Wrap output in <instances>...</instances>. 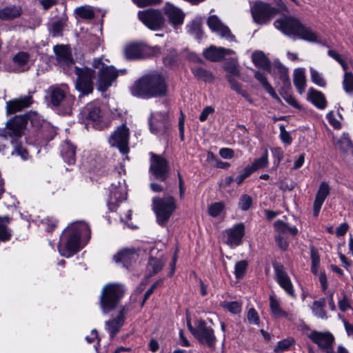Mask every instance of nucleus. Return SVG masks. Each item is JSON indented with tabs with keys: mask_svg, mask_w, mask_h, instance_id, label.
Listing matches in <instances>:
<instances>
[{
	"mask_svg": "<svg viewBox=\"0 0 353 353\" xmlns=\"http://www.w3.org/2000/svg\"><path fill=\"white\" fill-rule=\"evenodd\" d=\"M221 213V203H214L209 205L208 214L213 217H216Z\"/></svg>",
	"mask_w": 353,
	"mask_h": 353,
	"instance_id": "nucleus-59",
	"label": "nucleus"
},
{
	"mask_svg": "<svg viewBox=\"0 0 353 353\" xmlns=\"http://www.w3.org/2000/svg\"><path fill=\"white\" fill-rule=\"evenodd\" d=\"M26 124L27 120L25 117L15 116L7 121L6 128H0V143L5 145L6 143L8 142L9 138L14 148L11 154L21 157L23 160H26L28 158V152L26 149L23 148L20 141ZM1 150V148H0Z\"/></svg>",
	"mask_w": 353,
	"mask_h": 353,
	"instance_id": "nucleus-3",
	"label": "nucleus"
},
{
	"mask_svg": "<svg viewBox=\"0 0 353 353\" xmlns=\"http://www.w3.org/2000/svg\"><path fill=\"white\" fill-rule=\"evenodd\" d=\"M208 25L213 32H221V21L216 15H211L208 17Z\"/></svg>",
	"mask_w": 353,
	"mask_h": 353,
	"instance_id": "nucleus-51",
	"label": "nucleus"
},
{
	"mask_svg": "<svg viewBox=\"0 0 353 353\" xmlns=\"http://www.w3.org/2000/svg\"><path fill=\"white\" fill-rule=\"evenodd\" d=\"M222 67L226 72V78L232 90L240 94L245 99L251 101L248 93L241 88V84L235 79L240 77L238 57L235 51L222 48Z\"/></svg>",
	"mask_w": 353,
	"mask_h": 353,
	"instance_id": "nucleus-6",
	"label": "nucleus"
},
{
	"mask_svg": "<svg viewBox=\"0 0 353 353\" xmlns=\"http://www.w3.org/2000/svg\"><path fill=\"white\" fill-rule=\"evenodd\" d=\"M192 73L194 74V75L196 78H198L202 81H204L206 82H210L213 79L212 74L207 70L204 69L203 68L196 67V68H192Z\"/></svg>",
	"mask_w": 353,
	"mask_h": 353,
	"instance_id": "nucleus-42",
	"label": "nucleus"
},
{
	"mask_svg": "<svg viewBox=\"0 0 353 353\" xmlns=\"http://www.w3.org/2000/svg\"><path fill=\"white\" fill-rule=\"evenodd\" d=\"M254 65L270 73L272 72V64L270 60L262 51H254L251 56Z\"/></svg>",
	"mask_w": 353,
	"mask_h": 353,
	"instance_id": "nucleus-27",
	"label": "nucleus"
},
{
	"mask_svg": "<svg viewBox=\"0 0 353 353\" xmlns=\"http://www.w3.org/2000/svg\"><path fill=\"white\" fill-rule=\"evenodd\" d=\"M68 90V88L66 85H63L61 87L52 86L49 88L50 98L52 105L58 106L61 102L70 100L66 95Z\"/></svg>",
	"mask_w": 353,
	"mask_h": 353,
	"instance_id": "nucleus-25",
	"label": "nucleus"
},
{
	"mask_svg": "<svg viewBox=\"0 0 353 353\" xmlns=\"http://www.w3.org/2000/svg\"><path fill=\"white\" fill-rule=\"evenodd\" d=\"M125 288L119 283L105 285L101 293L99 305L103 314H108L120 303L125 292Z\"/></svg>",
	"mask_w": 353,
	"mask_h": 353,
	"instance_id": "nucleus-7",
	"label": "nucleus"
},
{
	"mask_svg": "<svg viewBox=\"0 0 353 353\" xmlns=\"http://www.w3.org/2000/svg\"><path fill=\"white\" fill-rule=\"evenodd\" d=\"M92 65L94 68L99 69L98 89L102 92L107 90L118 77L119 71L112 65H108L103 63L100 58L94 59Z\"/></svg>",
	"mask_w": 353,
	"mask_h": 353,
	"instance_id": "nucleus-9",
	"label": "nucleus"
},
{
	"mask_svg": "<svg viewBox=\"0 0 353 353\" xmlns=\"http://www.w3.org/2000/svg\"><path fill=\"white\" fill-rule=\"evenodd\" d=\"M272 154L274 158V164L277 167L283 158V152L280 148H276L272 150Z\"/></svg>",
	"mask_w": 353,
	"mask_h": 353,
	"instance_id": "nucleus-61",
	"label": "nucleus"
},
{
	"mask_svg": "<svg viewBox=\"0 0 353 353\" xmlns=\"http://www.w3.org/2000/svg\"><path fill=\"white\" fill-rule=\"evenodd\" d=\"M188 327L192 335L203 345L210 347L214 345L215 337L213 330L206 326L205 322L202 320H196L194 326L188 320Z\"/></svg>",
	"mask_w": 353,
	"mask_h": 353,
	"instance_id": "nucleus-12",
	"label": "nucleus"
},
{
	"mask_svg": "<svg viewBox=\"0 0 353 353\" xmlns=\"http://www.w3.org/2000/svg\"><path fill=\"white\" fill-rule=\"evenodd\" d=\"M127 312L128 310L125 307H123L120 310L119 314L116 318L105 321V328L109 333L110 338H114L121 329L124 323L125 315Z\"/></svg>",
	"mask_w": 353,
	"mask_h": 353,
	"instance_id": "nucleus-22",
	"label": "nucleus"
},
{
	"mask_svg": "<svg viewBox=\"0 0 353 353\" xmlns=\"http://www.w3.org/2000/svg\"><path fill=\"white\" fill-rule=\"evenodd\" d=\"M61 154L68 165L74 164L76 161V147L70 141H65L61 145Z\"/></svg>",
	"mask_w": 353,
	"mask_h": 353,
	"instance_id": "nucleus-29",
	"label": "nucleus"
},
{
	"mask_svg": "<svg viewBox=\"0 0 353 353\" xmlns=\"http://www.w3.org/2000/svg\"><path fill=\"white\" fill-rule=\"evenodd\" d=\"M268 164V150H265L263 156L256 159L252 165H249L250 168L252 169V171L254 172L259 169L265 168Z\"/></svg>",
	"mask_w": 353,
	"mask_h": 353,
	"instance_id": "nucleus-43",
	"label": "nucleus"
},
{
	"mask_svg": "<svg viewBox=\"0 0 353 353\" xmlns=\"http://www.w3.org/2000/svg\"><path fill=\"white\" fill-rule=\"evenodd\" d=\"M307 337L327 353H332L334 337L330 332L312 331L307 334Z\"/></svg>",
	"mask_w": 353,
	"mask_h": 353,
	"instance_id": "nucleus-18",
	"label": "nucleus"
},
{
	"mask_svg": "<svg viewBox=\"0 0 353 353\" xmlns=\"http://www.w3.org/2000/svg\"><path fill=\"white\" fill-rule=\"evenodd\" d=\"M270 307L274 317L283 318L288 316V313L281 309L279 302L272 295L270 296Z\"/></svg>",
	"mask_w": 353,
	"mask_h": 353,
	"instance_id": "nucleus-38",
	"label": "nucleus"
},
{
	"mask_svg": "<svg viewBox=\"0 0 353 353\" xmlns=\"http://www.w3.org/2000/svg\"><path fill=\"white\" fill-rule=\"evenodd\" d=\"M222 37L225 38L230 42H236L235 36L232 33L228 26L222 24Z\"/></svg>",
	"mask_w": 353,
	"mask_h": 353,
	"instance_id": "nucleus-60",
	"label": "nucleus"
},
{
	"mask_svg": "<svg viewBox=\"0 0 353 353\" xmlns=\"http://www.w3.org/2000/svg\"><path fill=\"white\" fill-rule=\"evenodd\" d=\"M248 262L245 260L238 261L234 268V274L236 279L242 278L246 272Z\"/></svg>",
	"mask_w": 353,
	"mask_h": 353,
	"instance_id": "nucleus-48",
	"label": "nucleus"
},
{
	"mask_svg": "<svg viewBox=\"0 0 353 353\" xmlns=\"http://www.w3.org/2000/svg\"><path fill=\"white\" fill-rule=\"evenodd\" d=\"M251 11L254 21L258 24L268 23L277 14L276 8L262 1L255 2Z\"/></svg>",
	"mask_w": 353,
	"mask_h": 353,
	"instance_id": "nucleus-14",
	"label": "nucleus"
},
{
	"mask_svg": "<svg viewBox=\"0 0 353 353\" xmlns=\"http://www.w3.org/2000/svg\"><path fill=\"white\" fill-rule=\"evenodd\" d=\"M254 77L261 83L263 88L270 84L265 74L259 70L254 72Z\"/></svg>",
	"mask_w": 353,
	"mask_h": 353,
	"instance_id": "nucleus-64",
	"label": "nucleus"
},
{
	"mask_svg": "<svg viewBox=\"0 0 353 353\" xmlns=\"http://www.w3.org/2000/svg\"><path fill=\"white\" fill-rule=\"evenodd\" d=\"M10 219L8 216H0V241H7L10 239L11 230L8 228Z\"/></svg>",
	"mask_w": 353,
	"mask_h": 353,
	"instance_id": "nucleus-35",
	"label": "nucleus"
},
{
	"mask_svg": "<svg viewBox=\"0 0 353 353\" xmlns=\"http://www.w3.org/2000/svg\"><path fill=\"white\" fill-rule=\"evenodd\" d=\"M325 306V299H321L318 301H314L312 306V310L313 314L317 316L318 318L322 319H327V314L326 312L324 310Z\"/></svg>",
	"mask_w": 353,
	"mask_h": 353,
	"instance_id": "nucleus-40",
	"label": "nucleus"
},
{
	"mask_svg": "<svg viewBox=\"0 0 353 353\" xmlns=\"http://www.w3.org/2000/svg\"><path fill=\"white\" fill-rule=\"evenodd\" d=\"M129 129L123 124L110 136L108 141L111 147L117 148L121 153L125 154L129 152Z\"/></svg>",
	"mask_w": 353,
	"mask_h": 353,
	"instance_id": "nucleus-15",
	"label": "nucleus"
},
{
	"mask_svg": "<svg viewBox=\"0 0 353 353\" xmlns=\"http://www.w3.org/2000/svg\"><path fill=\"white\" fill-rule=\"evenodd\" d=\"M280 137L282 141L288 145H290L292 143V138L290 134L285 130L284 126L280 127Z\"/></svg>",
	"mask_w": 353,
	"mask_h": 353,
	"instance_id": "nucleus-62",
	"label": "nucleus"
},
{
	"mask_svg": "<svg viewBox=\"0 0 353 353\" xmlns=\"http://www.w3.org/2000/svg\"><path fill=\"white\" fill-rule=\"evenodd\" d=\"M89 225L85 222H75L63 232L58 244V251L64 257L70 258L81 249V237L90 238Z\"/></svg>",
	"mask_w": 353,
	"mask_h": 353,
	"instance_id": "nucleus-2",
	"label": "nucleus"
},
{
	"mask_svg": "<svg viewBox=\"0 0 353 353\" xmlns=\"http://www.w3.org/2000/svg\"><path fill=\"white\" fill-rule=\"evenodd\" d=\"M275 241L279 245V247L283 250H285L288 247V242L287 239L283 237L280 234L275 236Z\"/></svg>",
	"mask_w": 353,
	"mask_h": 353,
	"instance_id": "nucleus-63",
	"label": "nucleus"
},
{
	"mask_svg": "<svg viewBox=\"0 0 353 353\" xmlns=\"http://www.w3.org/2000/svg\"><path fill=\"white\" fill-rule=\"evenodd\" d=\"M340 149L343 152H347L353 147L352 141L347 138H343L338 142Z\"/></svg>",
	"mask_w": 353,
	"mask_h": 353,
	"instance_id": "nucleus-58",
	"label": "nucleus"
},
{
	"mask_svg": "<svg viewBox=\"0 0 353 353\" xmlns=\"http://www.w3.org/2000/svg\"><path fill=\"white\" fill-rule=\"evenodd\" d=\"M307 99L319 109H324L327 105L324 94L313 88L308 90Z\"/></svg>",
	"mask_w": 353,
	"mask_h": 353,
	"instance_id": "nucleus-31",
	"label": "nucleus"
},
{
	"mask_svg": "<svg viewBox=\"0 0 353 353\" xmlns=\"http://www.w3.org/2000/svg\"><path fill=\"white\" fill-rule=\"evenodd\" d=\"M275 272L276 280L279 285L290 296H295L294 290L292 283L281 265H276L274 266Z\"/></svg>",
	"mask_w": 353,
	"mask_h": 353,
	"instance_id": "nucleus-21",
	"label": "nucleus"
},
{
	"mask_svg": "<svg viewBox=\"0 0 353 353\" xmlns=\"http://www.w3.org/2000/svg\"><path fill=\"white\" fill-rule=\"evenodd\" d=\"M54 51L58 63L63 72L69 75L75 74L77 76L76 88L83 94L91 93L93 90L92 80L95 77L94 71L87 67L79 68L74 65L68 48L64 46H55Z\"/></svg>",
	"mask_w": 353,
	"mask_h": 353,
	"instance_id": "nucleus-1",
	"label": "nucleus"
},
{
	"mask_svg": "<svg viewBox=\"0 0 353 353\" xmlns=\"http://www.w3.org/2000/svg\"><path fill=\"white\" fill-rule=\"evenodd\" d=\"M152 175L161 181H165L168 176V165L167 161L161 156L151 153V163L150 167Z\"/></svg>",
	"mask_w": 353,
	"mask_h": 353,
	"instance_id": "nucleus-19",
	"label": "nucleus"
},
{
	"mask_svg": "<svg viewBox=\"0 0 353 353\" xmlns=\"http://www.w3.org/2000/svg\"><path fill=\"white\" fill-rule=\"evenodd\" d=\"M203 54L211 61H218L221 59V49L211 46L203 51Z\"/></svg>",
	"mask_w": 353,
	"mask_h": 353,
	"instance_id": "nucleus-41",
	"label": "nucleus"
},
{
	"mask_svg": "<svg viewBox=\"0 0 353 353\" xmlns=\"http://www.w3.org/2000/svg\"><path fill=\"white\" fill-rule=\"evenodd\" d=\"M247 318L250 323L254 325H258L259 323V314L256 310L252 307L248 310Z\"/></svg>",
	"mask_w": 353,
	"mask_h": 353,
	"instance_id": "nucleus-57",
	"label": "nucleus"
},
{
	"mask_svg": "<svg viewBox=\"0 0 353 353\" xmlns=\"http://www.w3.org/2000/svg\"><path fill=\"white\" fill-rule=\"evenodd\" d=\"M139 19L149 29L157 31L165 26V19L158 9H148L138 12Z\"/></svg>",
	"mask_w": 353,
	"mask_h": 353,
	"instance_id": "nucleus-11",
	"label": "nucleus"
},
{
	"mask_svg": "<svg viewBox=\"0 0 353 353\" xmlns=\"http://www.w3.org/2000/svg\"><path fill=\"white\" fill-rule=\"evenodd\" d=\"M274 228L275 230L281 235L290 234L292 236H296L298 234V229L296 226L290 227L281 220L276 221L274 223Z\"/></svg>",
	"mask_w": 353,
	"mask_h": 353,
	"instance_id": "nucleus-36",
	"label": "nucleus"
},
{
	"mask_svg": "<svg viewBox=\"0 0 353 353\" xmlns=\"http://www.w3.org/2000/svg\"><path fill=\"white\" fill-rule=\"evenodd\" d=\"M14 71L21 72L28 70L30 67V55L26 52H19L12 58Z\"/></svg>",
	"mask_w": 353,
	"mask_h": 353,
	"instance_id": "nucleus-26",
	"label": "nucleus"
},
{
	"mask_svg": "<svg viewBox=\"0 0 353 353\" xmlns=\"http://www.w3.org/2000/svg\"><path fill=\"white\" fill-rule=\"evenodd\" d=\"M22 14V8L20 6L10 5L0 10V19L10 21L19 17Z\"/></svg>",
	"mask_w": 353,
	"mask_h": 353,
	"instance_id": "nucleus-30",
	"label": "nucleus"
},
{
	"mask_svg": "<svg viewBox=\"0 0 353 353\" xmlns=\"http://www.w3.org/2000/svg\"><path fill=\"white\" fill-rule=\"evenodd\" d=\"M65 26V21L62 19L54 21L51 26L50 32L53 37H58L61 34Z\"/></svg>",
	"mask_w": 353,
	"mask_h": 353,
	"instance_id": "nucleus-52",
	"label": "nucleus"
},
{
	"mask_svg": "<svg viewBox=\"0 0 353 353\" xmlns=\"http://www.w3.org/2000/svg\"><path fill=\"white\" fill-rule=\"evenodd\" d=\"M163 12L166 17L169 24L174 30H177L183 25L185 14L181 8L167 2L163 7Z\"/></svg>",
	"mask_w": 353,
	"mask_h": 353,
	"instance_id": "nucleus-17",
	"label": "nucleus"
},
{
	"mask_svg": "<svg viewBox=\"0 0 353 353\" xmlns=\"http://www.w3.org/2000/svg\"><path fill=\"white\" fill-rule=\"evenodd\" d=\"M130 92L133 96L143 99L163 97L167 93V86L161 75L154 74L137 81L130 88Z\"/></svg>",
	"mask_w": 353,
	"mask_h": 353,
	"instance_id": "nucleus-4",
	"label": "nucleus"
},
{
	"mask_svg": "<svg viewBox=\"0 0 353 353\" xmlns=\"http://www.w3.org/2000/svg\"><path fill=\"white\" fill-rule=\"evenodd\" d=\"M108 208L111 211L116 210L120 202L125 200L127 190L125 181H119L117 183H112L109 189Z\"/></svg>",
	"mask_w": 353,
	"mask_h": 353,
	"instance_id": "nucleus-16",
	"label": "nucleus"
},
{
	"mask_svg": "<svg viewBox=\"0 0 353 353\" xmlns=\"http://www.w3.org/2000/svg\"><path fill=\"white\" fill-rule=\"evenodd\" d=\"M330 188L328 183L325 181L321 182L319 185L313 204V214L314 216H318L325 199L330 194Z\"/></svg>",
	"mask_w": 353,
	"mask_h": 353,
	"instance_id": "nucleus-24",
	"label": "nucleus"
},
{
	"mask_svg": "<svg viewBox=\"0 0 353 353\" xmlns=\"http://www.w3.org/2000/svg\"><path fill=\"white\" fill-rule=\"evenodd\" d=\"M225 243L230 247H236L241 243L242 239L245 235V225L240 223L233 227L225 230Z\"/></svg>",
	"mask_w": 353,
	"mask_h": 353,
	"instance_id": "nucleus-20",
	"label": "nucleus"
},
{
	"mask_svg": "<svg viewBox=\"0 0 353 353\" xmlns=\"http://www.w3.org/2000/svg\"><path fill=\"white\" fill-rule=\"evenodd\" d=\"M252 203V198L248 194H243L240 199L239 205L242 210L246 211L251 207Z\"/></svg>",
	"mask_w": 353,
	"mask_h": 353,
	"instance_id": "nucleus-54",
	"label": "nucleus"
},
{
	"mask_svg": "<svg viewBox=\"0 0 353 353\" xmlns=\"http://www.w3.org/2000/svg\"><path fill=\"white\" fill-rule=\"evenodd\" d=\"M82 114L85 117L93 121H99L101 117L99 107L93 103L87 104L82 110Z\"/></svg>",
	"mask_w": 353,
	"mask_h": 353,
	"instance_id": "nucleus-34",
	"label": "nucleus"
},
{
	"mask_svg": "<svg viewBox=\"0 0 353 353\" xmlns=\"http://www.w3.org/2000/svg\"><path fill=\"white\" fill-rule=\"evenodd\" d=\"M188 32L194 36L197 40L203 38L201 23L199 20H193L186 26Z\"/></svg>",
	"mask_w": 353,
	"mask_h": 353,
	"instance_id": "nucleus-37",
	"label": "nucleus"
},
{
	"mask_svg": "<svg viewBox=\"0 0 353 353\" xmlns=\"http://www.w3.org/2000/svg\"><path fill=\"white\" fill-rule=\"evenodd\" d=\"M252 172V169L250 168V166L245 167L243 172L239 174L235 179V182L237 185H240L243 183V181L248 178Z\"/></svg>",
	"mask_w": 353,
	"mask_h": 353,
	"instance_id": "nucleus-55",
	"label": "nucleus"
},
{
	"mask_svg": "<svg viewBox=\"0 0 353 353\" xmlns=\"http://www.w3.org/2000/svg\"><path fill=\"white\" fill-rule=\"evenodd\" d=\"M47 232H51L57 225V221L52 218L47 217L41 221Z\"/></svg>",
	"mask_w": 353,
	"mask_h": 353,
	"instance_id": "nucleus-56",
	"label": "nucleus"
},
{
	"mask_svg": "<svg viewBox=\"0 0 353 353\" xmlns=\"http://www.w3.org/2000/svg\"><path fill=\"white\" fill-rule=\"evenodd\" d=\"M310 256H311V260H312V267H311V271L314 274H317L319 263H320V259L319 256L317 253V252L314 250V248H312L310 250Z\"/></svg>",
	"mask_w": 353,
	"mask_h": 353,
	"instance_id": "nucleus-53",
	"label": "nucleus"
},
{
	"mask_svg": "<svg viewBox=\"0 0 353 353\" xmlns=\"http://www.w3.org/2000/svg\"><path fill=\"white\" fill-rule=\"evenodd\" d=\"M343 86L347 93H353V74L352 72H345Z\"/></svg>",
	"mask_w": 353,
	"mask_h": 353,
	"instance_id": "nucleus-47",
	"label": "nucleus"
},
{
	"mask_svg": "<svg viewBox=\"0 0 353 353\" xmlns=\"http://www.w3.org/2000/svg\"><path fill=\"white\" fill-rule=\"evenodd\" d=\"M138 257L136 251L132 248H125L119 251L117 255L114 256V260L116 263H122L124 266H128L135 261Z\"/></svg>",
	"mask_w": 353,
	"mask_h": 353,
	"instance_id": "nucleus-28",
	"label": "nucleus"
},
{
	"mask_svg": "<svg viewBox=\"0 0 353 353\" xmlns=\"http://www.w3.org/2000/svg\"><path fill=\"white\" fill-rule=\"evenodd\" d=\"M32 103V99L30 95L21 96L10 100L6 103V112L8 114H10L21 111L29 107Z\"/></svg>",
	"mask_w": 353,
	"mask_h": 353,
	"instance_id": "nucleus-23",
	"label": "nucleus"
},
{
	"mask_svg": "<svg viewBox=\"0 0 353 353\" xmlns=\"http://www.w3.org/2000/svg\"><path fill=\"white\" fill-rule=\"evenodd\" d=\"M152 203L157 223L161 225H165L176 208L174 198L171 196L162 199L154 197Z\"/></svg>",
	"mask_w": 353,
	"mask_h": 353,
	"instance_id": "nucleus-10",
	"label": "nucleus"
},
{
	"mask_svg": "<svg viewBox=\"0 0 353 353\" xmlns=\"http://www.w3.org/2000/svg\"><path fill=\"white\" fill-rule=\"evenodd\" d=\"M161 52L158 46L150 47L143 43H131L124 49L125 57L129 60L146 58L150 56H157Z\"/></svg>",
	"mask_w": 353,
	"mask_h": 353,
	"instance_id": "nucleus-13",
	"label": "nucleus"
},
{
	"mask_svg": "<svg viewBox=\"0 0 353 353\" xmlns=\"http://www.w3.org/2000/svg\"><path fill=\"white\" fill-rule=\"evenodd\" d=\"M161 54H162V61L165 65H174L179 60L178 52L172 48L165 49L157 55Z\"/></svg>",
	"mask_w": 353,
	"mask_h": 353,
	"instance_id": "nucleus-33",
	"label": "nucleus"
},
{
	"mask_svg": "<svg viewBox=\"0 0 353 353\" xmlns=\"http://www.w3.org/2000/svg\"><path fill=\"white\" fill-rule=\"evenodd\" d=\"M311 81L316 85L320 87H325L326 85V81L323 77L322 74L315 69L310 68Z\"/></svg>",
	"mask_w": 353,
	"mask_h": 353,
	"instance_id": "nucleus-45",
	"label": "nucleus"
},
{
	"mask_svg": "<svg viewBox=\"0 0 353 353\" xmlns=\"http://www.w3.org/2000/svg\"><path fill=\"white\" fill-rule=\"evenodd\" d=\"M294 343V341L292 339H285L280 341L277 345L274 347V351L275 352H283L289 350V348Z\"/></svg>",
	"mask_w": 353,
	"mask_h": 353,
	"instance_id": "nucleus-50",
	"label": "nucleus"
},
{
	"mask_svg": "<svg viewBox=\"0 0 353 353\" xmlns=\"http://www.w3.org/2000/svg\"><path fill=\"white\" fill-rule=\"evenodd\" d=\"M75 11L80 17L83 19H92L94 16L93 8L88 6L79 7Z\"/></svg>",
	"mask_w": 353,
	"mask_h": 353,
	"instance_id": "nucleus-46",
	"label": "nucleus"
},
{
	"mask_svg": "<svg viewBox=\"0 0 353 353\" xmlns=\"http://www.w3.org/2000/svg\"><path fill=\"white\" fill-rule=\"evenodd\" d=\"M274 26L288 37L293 36L309 42L318 41L317 33L295 17L283 15L281 18L275 20Z\"/></svg>",
	"mask_w": 353,
	"mask_h": 353,
	"instance_id": "nucleus-5",
	"label": "nucleus"
},
{
	"mask_svg": "<svg viewBox=\"0 0 353 353\" xmlns=\"http://www.w3.org/2000/svg\"><path fill=\"white\" fill-rule=\"evenodd\" d=\"M151 133L161 139H167L170 132V118L167 111H155L150 114L148 119Z\"/></svg>",
	"mask_w": 353,
	"mask_h": 353,
	"instance_id": "nucleus-8",
	"label": "nucleus"
},
{
	"mask_svg": "<svg viewBox=\"0 0 353 353\" xmlns=\"http://www.w3.org/2000/svg\"><path fill=\"white\" fill-rule=\"evenodd\" d=\"M164 263L161 260L150 258L148 261V270L150 272H152L153 274H155L159 272L162 268L163 267Z\"/></svg>",
	"mask_w": 353,
	"mask_h": 353,
	"instance_id": "nucleus-49",
	"label": "nucleus"
},
{
	"mask_svg": "<svg viewBox=\"0 0 353 353\" xmlns=\"http://www.w3.org/2000/svg\"><path fill=\"white\" fill-rule=\"evenodd\" d=\"M293 81L298 92L302 94L306 87V77L303 69L297 68L294 71Z\"/></svg>",
	"mask_w": 353,
	"mask_h": 353,
	"instance_id": "nucleus-32",
	"label": "nucleus"
},
{
	"mask_svg": "<svg viewBox=\"0 0 353 353\" xmlns=\"http://www.w3.org/2000/svg\"><path fill=\"white\" fill-rule=\"evenodd\" d=\"M279 75V79H285L288 81V69L284 66L278 59H275L272 65V72Z\"/></svg>",
	"mask_w": 353,
	"mask_h": 353,
	"instance_id": "nucleus-39",
	"label": "nucleus"
},
{
	"mask_svg": "<svg viewBox=\"0 0 353 353\" xmlns=\"http://www.w3.org/2000/svg\"><path fill=\"white\" fill-rule=\"evenodd\" d=\"M222 307L232 314H239L241 311L242 304L239 301H223Z\"/></svg>",
	"mask_w": 353,
	"mask_h": 353,
	"instance_id": "nucleus-44",
	"label": "nucleus"
}]
</instances>
